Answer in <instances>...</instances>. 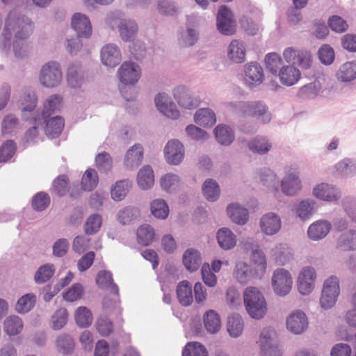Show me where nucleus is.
<instances>
[{
  "mask_svg": "<svg viewBox=\"0 0 356 356\" xmlns=\"http://www.w3.org/2000/svg\"><path fill=\"white\" fill-rule=\"evenodd\" d=\"M258 174L264 186L273 190L276 193L279 192L280 180L273 171L265 168L261 169Z\"/></svg>",
  "mask_w": 356,
  "mask_h": 356,
  "instance_id": "39",
  "label": "nucleus"
},
{
  "mask_svg": "<svg viewBox=\"0 0 356 356\" xmlns=\"http://www.w3.org/2000/svg\"><path fill=\"white\" fill-rule=\"evenodd\" d=\"M99 182L97 172L94 169H88L81 179V188L83 191H91L97 187Z\"/></svg>",
  "mask_w": 356,
  "mask_h": 356,
  "instance_id": "50",
  "label": "nucleus"
},
{
  "mask_svg": "<svg viewBox=\"0 0 356 356\" xmlns=\"http://www.w3.org/2000/svg\"><path fill=\"white\" fill-rule=\"evenodd\" d=\"M72 27L80 37L89 38L92 34V25L89 18L83 14L76 13L72 17Z\"/></svg>",
  "mask_w": 356,
  "mask_h": 356,
  "instance_id": "23",
  "label": "nucleus"
},
{
  "mask_svg": "<svg viewBox=\"0 0 356 356\" xmlns=\"http://www.w3.org/2000/svg\"><path fill=\"white\" fill-rule=\"evenodd\" d=\"M262 356H282V350L275 339V332L271 327L261 332L258 341Z\"/></svg>",
  "mask_w": 356,
  "mask_h": 356,
  "instance_id": "10",
  "label": "nucleus"
},
{
  "mask_svg": "<svg viewBox=\"0 0 356 356\" xmlns=\"http://www.w3.org/2000/svg\"><path fill=\"white\" fill-rule=\"evenodd\" d=\"M117 74L122 84L120 91L122 97L127 102L134 101L137 95L134 85L141 76L140 66L134 62L125 61L119 67Z\"/></svg>",
  "mask_w": 356,
  "mask_h": 356,
  "instance_id": "2",
  "label": "nucleus"
},
{
  "mask_svg": "<svg viewBox=\"0 0 356 356\" xmlns=\"http://www.w3.org/2000/svg\"><path fill=\"white\" fill-rule=\"evenodd\" d=\"M286 323L288 330L296 334H300L307 328L308 321L304 312L296 311L288 316Z\"/></svg>",
  "mask_w": 356,
  "mask_h": 356,
  "instance_id": "22",
  "label": "nucleus"
},
{
  "mask_svg": "<svg viewBox=\"0 0 356 356\" xmlns=\"http://www.w3.org/2000/svg\"><path fill=\"white\" fill-rule=\"evenodd\" d=\"M160 184L164 191L172 192L178 188L179 178L177 175L168 173L161 178Z\"/></svg>",
  "mask_w": 356,
  "mask_h": 356,
  "instance_id": "63",
  "label": "nucleus"
},
{
  "mask_svg": "<svg viewBox=\"0 0 356 356\" xmlns=\"http://www.w3.org/2000/svg\"><path fill=\"white\" fill-rule=\"evenodd\" d=\"M63 79L60 65L56 61H49L44 64L40 70L39 80L47 88L58 86Z\"/></svg>",
  "mask_w": 356,
  "mask_h": 356,
  "instance_id": "8",
  "label": "nucleus"
},
{
  "mask_svg": "<svg viewBox=\"0 0 356 356\" xmlns=\"http://www.w3.org/2000/svg\"><path fill=\"white\" fill-rule=\"evenodd\" d=\"M216 238L219 246L225 250L232 249L236 244V235L227 227L220 229Z\"/></svg>",
  "mask_w": 356,
  "mask_h": 356,
  "instance_id": "32",
  "label": "nucleus"
},
{
  "mask_svg": "<svg viewBox=\"0 0 356 356\" xmlns=\"http://www.w3.org/2000/svg\"><path fill=\"white\" fill-rule=\"evenodd\" d=\"M272 287L275 294L285 296L291 290L293 279L290 273L284 268H277L272 276Z\"/></svg>",
  "mask_w": 356,
  "mask_h": 356,
  "instance_id": "12",
  "label": "nucleus"
},
{
  "mask_svg": "<svg viewBox=\"0 0 356 356\" xmlns=\"http://www.w3.org/2000/svg\"><path fill=\"white\" fill-rule=\"evenodd\" d=\"M244 81L249 87L261 84L264 80V72L261 66L257 63H249L245 65Z\"/></svg>",
  "mask_w": 356,
  "mask_h": 356,
  "instance_id": "21",
  "label": "nucleus"
},
{
  "mask_svg": "<svg viewBox=\"0 0 356 356\" xmlns=\"http://www.w3.org/2000/svg\"><path fill=\"white\" fill-rule=\"evenodd\" d=\"M67 311L65 308H60L51 317L52 328L58 330L63 328L67 322Z\"/></svg>",
  "mask_w": 356,
  "mask_h": 356,
  "instance_id": "64",
  "label": "nucleus"
},
{
  "mask_svg": "<svg viewBox=\"0 0 356 356\" xmlns=\"http://www.w3.org/2000/svg\"><path fill=\"white\" fill-rule=\"evenodd\" d=\"M83 80L80 66L77 63H71L67 70V81L72 88L79 87Z\"/></svg>",
  "mask_w": 356,
  "mask_h": 356,
  "instance_id": "46",
  "label": "nucleus"
},
{
  "mask_svg": "<svg viewBox=\"0 0 356 356\" xmlns=\"http://www.w3.org/2000/svg\"><path fill=\"white\" fill-rule=\"evenodd\" d=\"M248 147L252 152L264 154L270 149L271 143L266 138L257 136L249 142Z\"/></svg>",
  "mask_w": 356,
  "mask_h": 356,
  "instance_id": "47",
  "label": "nucleus"
},
{
  "mask_svg": "<svg viewBox=\"0 0 356 356\" xmlns=\"http://www.w3.org/2000/svg\"><path fill=\"white\" fill-rule=\"evenodd\" d=\"M164 154L165 158L169 164L178 165L184 156V145L178 140H171L166 144Z\"/></svg>",
  "mask_w": 356,
  "mask_h": 356,
  "instance_id": "18",
  "label": "nucleus"
},
{
  "mask_svg": "<svg viewBox=\"0 0 356 356\" xmlns=\"http://www.w3.org/2000/svg\"><path fill=\"white\" fill-rule=\"evenodd\" d=\"M336 173L341 177H352L356 174V160L344 159L335 165Z\"/></svg>",
  "mask_w": 356,
  "mask_h": 356,
  "instance_id": "45",
  "label": "nucleus"
},
{
  "mask_svg": "<svg viewBox=\"0 0 356 356\" xmlns=\"http://www.w3.org/2000/svg\"><path fill=\"white\" fill-rule=\"evenodd\" d=\"M204 325L207 332L215 334L221 327V321L219 315L214 310H209L204 315Z\"/></svg>",
  "mask_w": 356,
  "mask_h": 356,
  "instance_id": "44",
  "label": "nucleus"
},
{
  "mask_svg": "<svg viewBox=\"0 0 356 356\" xmlns=\"http://www.w3.org/2000/svg\"><path fill=\"white\" fill-rule=\"evenodd\" d=\"M316 271L311 266H306L302 268L298 279V289L302 295H308L314 288L316 280Z\"/></svg>",
  "mask_w": 356,
  "mask_h": 356,
  "instance_id": "17",
  "label": "nucleus"
},
{
  "mask_svg": "<svg viewBox=\"0 0 356 356\" xmlns=\"http://www.w3.org/2000/svg\"><path fill=\"white\" fill-rule=\"evenodd\" d=\"M106 24L112 29H118L120 36L124 42L132 41L136 35L138 26L135 20L124 19L118 10L111 12L106 19Z\"/></svg>",
  "mask_w": 356,
  "mask_h": 356,
  "instance_id": "4",
  "label": "nucleus"
},
{
  "mask_svg": "<svg viewBox=\"0 0 356 356\" xmlns=\"http://www.w3.org/2000/svg\"><path fill=\"white\" fill-rule=\"evenodd\" d=\"M284 176L280 181L282 193L289 196L295 195L301 190V181L298 169L292 165L284 168Z\"/></svg>",
  "mask_w": 356,
  "mask_h": 356,
  "instance_id": "11",
  "label": "nucleus"
},
{
  "mask_svg": "<svg viewBox=\"0 0 356 356\" xmlns=\"http://www.w3.org/2000/svg\"><path fill=\"white\" fill-rule=\"evenodd\" d=\"M13 47L14 55L17 58L26 57L30 50L29 42H27V39L14 38Z\"/></svg>",
  "mask_w": 356,
  "mask_h": 356,
  "instance_id": "58",
  "label": "nucleus"
},
{
  "mask_svg": "<svg viewBox=\"0 0 356 356\" xmlns=\"http://www.w3.org/2000/svg\"><path fill=\"white\" fill-rule=\"evenodd\" d=\"M316 204V203L314 200H302L295 208L296 214L302 220H308L314 213Z\"/></svg>",
  "mask_w": 356,
  "mask_h": 356,
  "instance_id": "36",
  "label": "nucleus"
},
{
  "mask_svg": "<svg viewBox=\"0 0 356 356\" xmlns=\"http://www.w3.org/2000/svg\"><path fill=\"white\" fill-rule=\"evenodd\" d=\"M137 182L143 190L150 188L154 182V172L149 165L144 166L138 172Z\"/></svg>",
  "mask_w": 356,
  "mask_h": 356,
  "instance_id": "43",
  "label": "nucleus"
},
{
  "mask_svg": "<svg viewBox=\"0 0 356 356\" xmlns=\"http://www.w3.org/2000/svg\"><path fill=\"white\" fill-rule=\"evenodd\" d=\"M172 95L179 106L184 109L192 110L199 106L200 99L194 96L184 86L175 87L172 90Z\"/></svg>",
  "mask_w": 356,
  "mask_h": 356,
  "instance_id": "13",
  "label": "nucleus"
},
{
  "mask_svg": "<svg viewBox=\"0 0 356 356\" xmlns=\"http://www.w3.org/2000/svg\"><path fill=\"white\" fill-rule=\"evenodd\" d=\"M256 270L244 261H238L236 264L234 275L241 284H247L252 278L258 279L256 276Z\"/></svg>",
  "mask_w": 356,
  "mask_h": 356,
  "instance_id": "28",
  "label": "nucleus"
},
{
  "mask_svg": "<svg viewBox=\"0 0 356 356\" xmlns=\"http://www.w3.org/2000/svg\"><path fill=\"white\" fill-rule=\"evenodd\" d=\"M154 102L157 110L167 118L176 120L179 117V111L168 94L159 93L154 98Z\"/></svg>",
  "mask_w": 356,
  "mask_h": 356,
  "instance_id": "14",
  "label": "nucleus"
},
{
  "mask_svg": "<svg viewBox=\"0 0 356 356\" xmlns=\"http://www.w3.org/2000/svg\"><path fill=\"white\" fill-rule=\"evenodd\" d=\"M236 112L243 115L255 116L263 123H268L271 120V114L268 106L261 101L238 102L228 103Z\"/></svg>",
  "mask_w": 356,
  "mask_h": 356,
  "instance_id": "7",
  "label": "nucleus"
},
{
  "mask_svg": "<svg viewBox=\"0 0 356 356\" xmlns=\"http://www.w3.org/2000/svg\"><path fill=\"white\" fill-rule=\"evenodd\" d=\"M266 69L274 75H278L279 70L282 67V60L276 53H269L265 57Z\"/></svg>",
  "mask_w": 356,
  "mask_h": 356,
  "instance_id": "55",
  "label": "nucleus"
},
{
  "mask_svg": "<svg viewBox=\"0 0 356 356\" xmlns=\"http://www.w3.org/2000/svg\"><path fill=\"white\" fill-rule=\"evenodd\" d=\"M244 304L249 315L255 319L262 318L267 312V303L261 291L253 286L245 289Z\"/></svg>",
  "mask_w": 356,
  "mask_h": 356,
  "instance_id": "5",
  "label": "nucleus"
},
{
  "mask_svg": "<svg viewBox=\"0 0 356 356\" xmlns=\"http://www.w3.org/2000/svg\"><path fill=\"white\" fill-rule=\"evenodd\" d=\"M122 54L120 48L114 44H107L101 50V61L103 65L115 67L120 63Z\"/></svg>",
  "mask_w": 356,
  "mask_h": 356,
  "instance_id": "20",
  "label": "nucleus"
},
{
  "mask_svg": "<svg viewBox=\"0 0 356 356\" xmlns=\"http://www.w3.org/2000/svg\"><path fill=\"white\" fill-rule=\"evenodd\" d=\"M201 262V254L195 249H188L183 255V264L186 268L191 272L197 270L200 266Z\"/></svg>",
  "mask_w": 356,
  "mask_h": 356,
  "instance_id": "35",
  "label": "nucleus"
},
{
  "mask_svg": "<svg viewBox=\"0 0 356 356\" xmlns=\"http://www.w3.org/2000/svg\"><path fill=\"white\" fill-rule=\"evenodd\" d=\"M143 158V147L140 144H135L127 152L124 165L127 168L138 167Z\"/></svg>",
  "mask_w": 356,
  "mask_h": 356,
  "instance_id": "31",
  "label": "nucleus"
},
{
  "mask_svg": "<svg viewBox=\"0 0 356 356\" xmlns=\"http://www.w3.org/2000/svg\"><path fill=\"white\" fill-rule=\"evenodd\" d=\"M62 104V97L58 95H53L50 96L46 101L44 105V109L41 115H37V118H35V121L44 120L50 117V115L54 112L60 110Z\"/></svg>",
  "mask_w": 356,
  "mask_h": 356,
  "instance_id": "29",
  "label": "nucleus"
},
{
  "mask_svg": "<svg viewBox=\"0 0 356 356\" xmlns=\"http://www.w3.org/2000/svg\"><path fill=\"white\" fill-rule=\"evenodd\" d=\"M131 187V183L129 180L117 181L111 189V195L115 201L123 200Z\"/></svg>",
  "mask_w": 356,
  "mask_h": 356,
  "instance_id": "48",
  "label": "nucleus"
},
{
  "mask_svg": "<svg viewBox=\"0 0 356 356\" xmlns=\"http://www.w3.org/2000/svg\"><path fill=\"white\" fill-rule=\"evenodd\" d=\"M177 296L179 303L183 306H189L193 301L192 285L184 280L177 287Z\"/></svg>",
  "mask_w": 356,
  "mask_h": 356,
  "instance_id": "33",
  "label": "nucleus"
},
{
  "mask_svg": "<svg viewBox=\"0 0 356 356\" xmlns=\"http://www.w3.org/2000/svg\"><path fill=\"white\" fill-rule=\"evenodd\" d=\"M312 193L317 199L326 202L337 201L341 196L339 188L327 183H321L316 185L313 188Z\"/></svg>",
  "mask_w": 356,
  "mask_h": 356,
  "instance_id": "16",
  "label": "nucleus"
},
{
  "mask_svg": "<svg viewBox=\"0 0 356 356\" xmlns=\"http://www.w3.org/2000/svg\"><path fill=\"white\" fill-rule=\"evenodd\" d=\"M154 230L147 224H145L138 227L137 230V240L141 245H148L154 240Z\"/></svg>",
  "mask_w": 356,
  "mask_h": 356,
  "instance_id": "51",
  "label": "nucleus"
},
{
  "mask_svg": "<svg viewBox=\"0 0 356 356\" xmlns=\"http://www.w3.org/2000/svg\"><path fill=\"white\" fill-rule=\"evenodd\" d=\"M340 293L339 280L336 276L327 278L323 284L320 305L324 309L334 307Z\"/></svg>",
  "mask_w": 356,
  "mask_h": 356,
  "instance_id": "9",
  "label": "nucleus"
},
{
  "mask_svg": "<svg viewBox=\"0 0 356 356\" xmlns=\"http://www.w3.org/2000/svg\"><path fill=\"white\" fill-rule=\"evenodd\" d=\"M182 356H208L205 347L198 342L188 343L182 352Z\"/></svg>",
  "mask_w": 356,
  "mask_h": 356,
  "instance_id": "62",
  "label": "nucleus"
},
{
  "mask_svg": "<svg viewBox=\"0 0 356 356\" xmlns=\"http://www.w3.org/2000/svg\"><path fill=\"white\" fill-rule=\"evenodd\" d=\"M256 270V276L261 279L266 270V259L264 252L259 250H254L252 252L251 265Z\"/></svg>",
  "mask_w": 356,
  "mask_h": 356,
  "instance_id": "34",
  "label": "nucleus"
},
{
  "mask_svg": "<svg viewBox=\"0 0 356 356\" xmlns=\"http://www.w3.org/2000/svg\"><path fill=\"white\" fill-rule=\"evenodd\" d=\"M194 120L196 124L200 126L211 127L216 122V114L210 108H200L194 115Z\"/></svg>",
  "mask_w": 356,
  "mask_h": 356,
  "instance_id": "40",
  "label": "nucleus"
},
{
  "mask_svg": "<svg viewBox=\"0 0 356 356\" xmlns=\"http://www.w3.org/2000/svg\"><path fill=\"white\" fill-rule=\"evenodd\" d=\"M102 224V218L99 214L94 213L90 215L86 220L84 225V230L87 234L92 235L96 234L100 229Z\"/></svg>",
  "mask_w": 356,
  "mask_h": 356,
  "instance_id": "57",
  "label": "nucleus"
},
{
  "mask_svg": "<svg viewBox=\"0 0 356 356\" xmlns=\"http://www.w3.org/2000/svg\"><path fill=\"white\" fill-rule=\"evenodd\" d=\"M56 343L58 351L63 355L70 354L74 350V343L70 335L63 334L59 336Z\"/></svg>",
  "mask_w": 356,
  "mask_h": 356,
  "instance_id": "60",
  "label": "nucleus"
},
{
  "mask_svg": "<svg viewBox=\"0 0 356 356\" xmlns=\"http://www.w3.org/2000/svg\"><path fill=\"white\" fill-rule=\"evenodd\" d=\"M151 211L156 218L165 219L169 214V207L164 200L156 199L151 203Z\"/></svg>",
  "mask_w": 356,
  "mask_h": 356,
  "instance_id": "56",
  "label": "nucleus"
},
{
  "mask_svg": "<svg viewBox=\"0 0 356 356\" xmlns=\"http://www.w3.org/2000/svg\"><path fill=\"white\" fill-rule=\"evenodd\" d=\"M97 285L102 289H107L111 293H113L115 298L113 300L108 297L103 300V307L106 312L116 310L117 312H121L119 300V289L114 283L112 273L107 270H101L98 273L96 277Z\"/></svg>",
  "mask_w": 356,
  "mask_h": 356,
  "instance_id": "6",
  "label": "nucleus"
},
{
  "mask_svg": "<svg viewBox=\"0 0 356 356\" xmlns=\"http://www.w3.org/2000/svg\"><path fill=\"white\" fill-rule=\"evenodd\" d=\"M261 231L266 235L272 236L279 232L282 227L280 217L273 213L268 212L261 216L259 220Z\"/></svg>",
  "mask_w": 356,
  "mask_h": 356,
  "instance_id": "19",
  "label": "nucleus"
},
{
  "mask_svg": "<svg viewBox=\"0 0 356 356\" xmlns=\"http://www.w3.org/2000/svg\"><path fill=\"white\" fill-rule=\"evenodd\" d=\"M35 302V295L33 293L25 294L18 300L15 309L19 313H27L34 307Z\"/></svg>",
  "mask_w": 356,
  "mask_h": 356,
  "instance_id": "54",
  "label": "nucleus"
},
{
  "mask_svg": "<svg viewBox=\"0 0 356 356\" xmlns=\"http://www.w3.org/2000/svg\"><path fill=\"white\" fill-rule=\"evenodd\" d=\"M22 320L15 315L8 316L3 322V330L9 336L19 334L23 329Z\"/></svg>",
  "mask_w": 356,
  "mask_h": 356,
  "instance_id": "42",
  "label": "nucleus"
},
{
  "mask_svg": "<svg viewBox=\"0 0 356 356\" xmlns=\"http://www.w3.org/2000/svg\"><path fill=\"white\" fill-rule=\"evenodd\" d=\"M337 246L343 251L356 250V230L350 229L342 233L337 240Z\"/></svg>",
  "mask_w": 356,
  "mask_h": 356,
  "instance_id": "38",
  "label": "nucleus"
},
{
  "mask_svg": "<svg viewBox=\"0 0 356 356\" xmlns=\"http://www.w3.org/2000/svg\"><path fill=\"white\" fill-rule=\"evenodd\" d=\"M277 76L283 85L291 86L300 79L301 73L298 68L293 65H285L280 68Z\"/></svg>",
  "mask_w": 356,
  "mask_h": 356,
  "instance_id": "26",
  "label": "nucleus"
},
{
  "mask_svg": "<svg viewBox=\"0 0 356 356\" xmlns=\"http://www.w3.org/2000/svg\"><path fill=\"white\" fill-rule=\"evenodd\" d=\"M336 77L341 83H348L356 79V60L342 64L336 72Z\"/></svg>",
  "mask_w": 356,
  "mask_h": 356,
  "instance_id": "30",
  "label": "nucleus"
},
{
  "mask_svg": "<svg viewBox=\"0 0 356 356\" xmlns=\"http://www.w3.org/2000/svg\"><path fill=\"white\" fill-rule=\"evenodd\" d=\"M22 106V118L25 120H31L34 126L29 129L24 135V140L27 143H35L37 142L38 135V127L40 124H35V118H37L34 110L36 107L37 97L35 92L33 90H27L24 92L20 100Z\"/></svg>",
  "mask_w": 356,
  "mask_h": 356,
  "instance_id": "3",
  "label": "nucleus"
},
{
  "mask_svg": "<svg viewBox=\"0 0 356 356\" xmlns=\"http://www.w3.org/2000/svg\"><path fill=\"white\" fill-rule=\"evenodd\" d=\"M75 320L79 327H88L92 323V313L87 307H80L76 310Z\"/></svg>",
  "mask_w": 356,
  "mask_h": 356,
  "instance_id": "59",
  "label": "nucleus"
},
{
  "mask_svg": "<svg viewBox=\"0 0 356 356\" xmlns=\"http://www.w3.org/2000/svg\"><path fill=\"white\" fill-rule=\"evenodd\" d=\"M332 229L331 223L325 220H318L312 223L307 230L308 237L312 241L324 238Z\"/></svg>",
  "mask_w": 356,
  "mask_h": 356,
  "instance_id": "24",
  "label": "nucleus"
},
{
  "mask_svg": "<svg viewBox=\"0 0 356 356\" xmlns=\"http://www.w3.org/2000/svg\"><path fill=\"white\" fill-rule=\"evenodd\" d=\"M35 124H46L44 127L45 134L48 137L56 138L58 137L62 132L64 127V119L60 116L53 117L52 118L46 120H38Z\"/></svg>",
  "mask_w": 356,
  "mask_h": 356,
  "instance_id": "27",
  "label": "nucleus"
},
{
  "mask_svg": "<svg viewBox=\"0 0 356 356\" xmlns=\"http://www.w3.org/2000/svg\"><path fill=\"white\" fill-rule=\"evenodd\" d=\"M246 47L243 42L240 40H232L227 49L228 59L234 63H242L245 60Z\"/></svg>",
  "mask_w": 356,
  "mask_h": 356,
  "instance_id": "25",
  "label": "nucleus"
},
{
  "mask_svg": "<svg viewBox=\"0 0 356 356\" xmlns=\"http://www.w3.org/2000/svg\"><path fill=\"white\" fill-rule=\"evenodd\" d=\"M243 330V321L237 314H233L228 318L227 331L233 337H239Z\"/></svg>",
  "mask_w": 356,
  "mask_h": 356,
  "instance_id": "49",
  "label": "nucleus"
},
{
  "mask_svg": "<svg viewBox=\"0 0 356 356\" xmlns=\"http://www.w3.org/2000/svg\"><path fill=\"white\" fill-rule=\"evenodd\" d=\"M227 212L231 220L238 225H244L248 220V210L238 204H230Z\"/></svg>",
  "mask_w": 356,
  "mask_h": 356,
  "instance_id": "37",
  "label": "nucleus"
},
{
  "mask_svg": "<svg viewBox=\"0 0 356 356\" xmlns=\"http://www.w3.org/2000/svg\"><path fill=\"white\" fill-rule=\"evenodd\" d=\"M34 23L29 17L16 10H11L6 19L2 36L3 46L5 51L10 47V40L14 38L28 39L33 33Z\"/></svg>",
  "mask_w": 356,
  "mask_h": 356,
  "instance_id": "1",
  "label": "nucleus"
},
{
  "mask_svg": "<svg viewBox=\"0 0 356 356\" xmlns=\"http://www.w3.org/2000/svg\"><path fill=\"white\" fill-rule=\"evenodd\" d=\"M55 268L53 264L41 266L35 273L34 280L37 284H43L49 281L54 275Z\"/></svg>",
  "mask_w": 356,
  "mask_h": 356,
  "instance_id": "53",
  "label": "nucleus"
},
{
  "mask_svg": "<svg viewBox=\"0 0 356 356\" xmlns=\"http://www.w3.org/2000/svg\"><path fill=\"white\" fill-rule=\"evenodd\" d=\"M216 140L222 145H229L234 140L233 130L227 125L219 124L214 129Z\"/></svg>",
  "mask_w": 356,
  "mask_h": 356,
  "instance_id": "41",
  "label": "nucleus"
},
{
  "mask_svg": "<svg viewBox=\"0 0 356 356\" xmlns=\"http://www.w3.org/2000/svg\"><path fill=\"white\" fill-rule=\"evenodd\" d=\"M217 29L223 35H231L235 32V21L232 11L225 6H221L217 15Z\"/></svg>",
  "mask_w": 356,
  "mask_h": 356,
  "instance_id": "15",
  "label": "nucleus"
},
{
  "mask_svg": "<svg viewBox=\"0 0 356 356\" xmlns=\"http://www.w3.org/2000/svg\"><path fill=\"white\" fill-rule=\"evenodd\" d=\"M139 216V210L134 207H127L119 211L118 218L121 224L126 225L137 218Z\"/></svg>",
  "mask_w": 356,
  "mask_h": 356,
  "instance_id": "61",
  "label": "nucleus"
},
{
  "mask_svg": "<svg viewBox=\"0 0 356 356\" xmlns=\"http://www.w3.org/2000/svg\"><path fill=\"white\" fill-rule=\"evenodd\" d=\"M202 191L205 198L211 202L216 201L220 195L219 186L211 179H208L204 182Z\"/></svg>",
  "mask_w": 356,
  "mask_h": 356,
  "instance_id": "52",
  "label": "nucleus"
}]
</instances>
